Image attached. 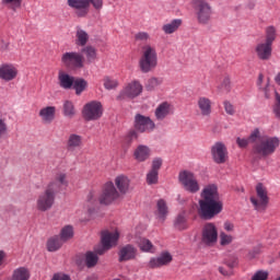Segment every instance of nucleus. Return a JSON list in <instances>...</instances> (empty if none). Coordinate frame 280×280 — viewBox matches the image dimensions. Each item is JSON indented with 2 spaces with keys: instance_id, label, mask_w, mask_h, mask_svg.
<instances>
[{
  "instance_id": "f257e3e1",
  "label": "nucleus",
  "mask_w": 280,
  "mask_h": 280,
  "mask_svg": "<svg viewBox=\"0 0 280 280\" xmlns=\"http://www.w3.org/2000/svg\"><path fill=\"white\" fill-rule=\"evenodd\" d=\"M117 242H119V231L104 230L101 234L102 246L95 248V252H88L85 254V266L88 268H94V266H97V261H100V257L97 255H104V253L110 250L113 246H117Z\"/></svg>"
},
{
  "instance_id": "f03ea898",
  "label": "nucleus",
  "mask_w": 280,
  "mask_h": 280,
  "mask_svg": "<svg viewBox=\"0 0 280 280\" xmlns=\"http://www.w3.org/2000/svg\"><path fill=\"white\" fill-rule=\"evenodd\" d=\"M159 65V56L156 55V47L147 44L142 47V54L139 59V68L142 73H150L154 71Z\"/></svg>"
},
{
  "instance_id": "7ed1b4c3",
  "label": "nucleus",
  "mask_w": 280,
  "mask_h": 280,
  "mask_svg": "<svg viewBox=\"0 0 280 280\" xmlns=\"http://www.w3.org/2000/svg\"><path fill=\"white\" fill-rule=\"evenodd\" d=\"M280 140L277 137H262L255 145H254V154H257L258 156H262L266 159V156H271L279 148Z\"/></svg>"
},
{
  "instance_id": "20e7f679",
  "label": "nucleus",
  "mask_w": 280,
  "mask_h": 280,
  "mask_svg": "<svg viewBox=\"0 0 280 280\" xmlns=\"http://www.w3.org/2000/svg\"><path fill=\"white\" fill-rule=\"evenodd\" d=\"M195 16L199 25H209L211 21V4L207 0H192Z\"/></svg>"
},
{
  "instance_id": "39448f33",
  "label": "nucleus",
  "mask_w": 280,
  "mask_h": 280,
  "mask_svg": "<svg viewBox=\"0 0 280 280\" xmlns=\"http://www.w3.org/2000/svg\"><path fill=\"white\" fill-rule=\"evenodd\" d=\"M200 196L198 215L201 220H211V185L206 186Z\"/></svg>"
},
{
  "instance_id": "423d86ee",
  "label": "nucleus",
  "mask_w": 280,
  "mask_h": 280,
  "mask_svg": "<svg viewBox=\"0 0 280 280\" xmlns=\"http://www.w3.org/2000/svg\"><path fill=\"white\" fill-rule=\"evenodd\" d=\"M55 202H56V191L48 188L47 186L46 189L43 192H40L36 199V209L37 211L45 213V211H49V209L54 207Z\"/></svg>"
},
{
  "instance_id": "0eeeda50",
  "label": "nucleus",
  "mask_w": 280,
  "mask_h": 280,
  "mask_svg": "<svg viewBox=\"0 0 280 280\" xmlns=\"http://www.w3.org/2000/svg\"><path fill=\"white\" fill-rule=\"evenodd\" d=\"M178 180L185 191H188L189 194H198V191H200V184H198V179L194 173L182 171L178 175Z\"/></svg>"
},
{
  "instance_id": "6e6552de",
  "label": "nucleus",
  "mask_w": 280,
  "mask_h": 280,
  "mask_svg": "<svg viewBox=\"0 0 280 280\" xmlns=\"http://www.w3.org/2000/svg\"><path fill=\"white\" fill-rule=\"evenodd\" d=\"M84 60V55L78 51H68L61 56V63L67 69H83Z\"/></svg>"
},
{
  "instance_id": "1a4fd4ad",
  "label": "nucleus",
  "mask_w": 280,
  "mask_h": 280,
  "mask_svg": "<svg viewBox=\"0 0 280 280\" xmlns=\"http://www.w3.org/2000/svg\"><path fill=\"white\" fill-rule=\"evenodd\" d=\"M83 117L85 121H97L104 115V107L98 101H92L84 105Z\"/></svg>"
},
{
  "instance_id": "9d476101",
  "label": "nucleus",
  "mask_w": 280,
  "mask_h": 280,
  "mask_svg": "<svg viewBox=\"0 0 280 280\" xmlns=\"http://www.w3.org/2000/svg\"><path fill=\"white\" fill-rule=\"evenodd\" d=\"M256 194L257 198L250 197V202L255 207L256 211H265L269 202L267 188L262 184H258L256 186Z\"/></svg>"
},
{
  "instance_id": "9b49d317",
  "label": "nucleus",
  "mask_w": 280,
  "mask_h": 280,
  "mask_svg": "<svg viewBox=\"0 0 280 280\" xmlns=\"http://www.w3.org/2000/svg\"><path fill=\"white\" fill-rule=\"evenodd\" d=\"M120 194L118 192L115 184L113 182H108L104 185L103 192L98 198V202L101 205H110L115 202V200L120 198Z\"/></svg>"
},
{
  "instance_id": "f8f14e48",
  "label": "nucleus",
  "mask_w": 280,
  "mask_h": 280,
  "mask_svg": "<svg viewBox=\"0 0 280 280\" xmlns=\"http://www.w3.org/2000/svg\"><path fill=\"white\" fill-rule=\"evenodd\" d=\"M156 124L150 117L137 114L135 116V129L138 132H153Z\"/></svg>"
},
{
  "instance_id": "ddd939ff",
  "label": "nucleus",
  "mask_w": 280,
  "mask_h": 280,
  "mask_svg": "<svg viewBox=\"0 0 280 280\" xmlns=\"http://www.w3.org/2000/svg\"><path fill=\"white\" fill-rule=\"evenodd\" d=\"M212 159L217 165H224V163H229V150L224 143H214L212 147Z\"/></svg>"
},
{
  "instance_id": "4468645a",
  "label": "nucleus",
  "mask_w": 280,
  "mask_h": 280,
  "mask_svg": "<svg viewBox=\"0 0 280 280\" xmlns=\"http://www.w3.org/2000/svg\"><path fill=\"white\" fill-rule=\"evenodd\" d=\"M143 93V85L139 81H131L128 83L120 93L119 97H129V100H135Z\"/></svg>"
},
{
  "instance_id": "2eb2a0df",
  "label": "nucleus",
  "mask_w": 280,
  "mask_h": 280,
  "mask_svg": "<svg viewBox=\"0 0 280 280\" xmlns=\"http://www.w3.org/2000/svg\"><path fill=\"white\" fill-rule=\"evenodd\" d=\"M224 209V202L220 199L218 194V186L211 185V218L220 215V212Z\"/></svg>"
},
{
  "instance_id": "dca6fc26",
  "label": "nucleus",
  "mask_w": 280,
  "mask_h": 280,
  "mask_svg": "<svg viewBox=\"0 0 280 280\" xmlns=\"http://www.w3.org/2000/svg\"><path fill=\"white\" fill-rule=\"evenodd\" d=\"M69 8L75 10V14L79 18H84L89 14V8H91V0H68Z\"/></svg>"
},
{
  "instance_id": "f3484780",
  "label": "nucleus",
  "mask_w": 280,
  "mask_h": 280,
  "mask_svg": "<svg viewBox=\"0 0 280 280\" xmlns=\"http://www.w3.org/2000/svg\"><path fill=\"white\" fill-rule=\"evenodd\" d=\"M16 75H19V69H16L14 65L2 63L0 66V80L12 82V80H16Z\"/></svg>"
},
{
  "instance_id": "a211bd4d",
  "label": "nucleus",
  "mask_w": 280,
  "mask_h": 280,
  "mask_svg": "<svg viewBox=\"0 0 280 280\" xmlns=\"http://www.w3.org/2000/svg\"><path fill=\"white\" fill-rule=\"evenodd\" d=\"M255 52L258 59L268 61L272 56V45L266 42L258 43L255 47Z\"/></svg>"
},
{
  "instance_id": "6ab92c4d",
  "label": "nucleus",
  "mask_w": 280,
  "mask_h": 280,
  "mask_svg": "<svg viewBox=\"0 0 280 280\" xmlns=\"http://www.w3.org/2000/svg\"><path fill=\"white\" fill-rule=\"evenodd\" d=\"M69 185V179L67 178V173L59 172L55 175L52 182H50L47 187L52 189L55 194H58V190L62 187H67Z\"/></svg>"
},
{
  "instance_id": "aec40b11",
  "label": "nucleus",
  "mask_w": 280,
  "mask_h": 280,
  "mask_svg": "<svg viewBox=\"0 0 280 280\" xmlns=\"http://www.w3.org/2000/svg\"><path fill=\"white\" fill-rule=\"evenodd\" d=\"M172 254L170 252H163L159 257L151 258L148 266L152 269L162 268V266H168L172 264Z\"/></svg>"
},
{
  "instance_id": "412c9836",
  "label": "nucleus",
  "mask_w": 280,
  "mask_h": 280,
  "mask_svg": "<svg viewBox=\"0 0 280 280\" xmlns=\"http://www.w3.org/2000/svg\"><path fill=\"white\" fill-rule=\"evenodd\" d=\"M114 183L120 196H126L130 191V178L128 176L118 175Z\"/></svg>"
},
{
  "instance_id": "4be33fe9",
  "label": "nucleus",
  "mask_w": 280,
  "mask_h": 280,
  "mask_svg": "<svg viewBox=\"0 0 280 280\" xmlns=\"http://www.w3.org/2000/svg\"><path fill=\"white\" fill-rule=\"evenodd\" d=\"M84 145V138L78 133H70L67 140V150L69 152H74V150H80Z\"/></svg>"
},
{
  "instance_id": "5701e85b",
  "label": "nucleus",
  "mask_w": 280,
  "mask_h": 280,
  "mask_svg": "<svg viewBox=\"0 0 280 280\" xmlns=\"http://www.w3.org/2000/svg\"><path fill=\"white\" fill-rule=\"evenodd\" d=\"M172 104L167 102H163L155 108L154 115L155 119L158 121H163V119H166L168 115H172Z\"/></svg>"
},
{
  "instance_id": "b1692460",
  "label": "nucleus",
  "mask_w": 280,
  "mask_h": 280,
  "mask_svg": "<svg viewBox=\"0 0 280 280\" xmlns=\"http://www.w3.org/2000/svg\"><path fill=\"white\" fill-rule=\"evenodd\" d=\"M75 78L70 75L69 73L65 72L63 70H59L58 72V84L61 89L69 91L73 89V82Z\"/></svg>"
},
{
  "instance_id": "393cba45",
  "label": "nucleus",
  "mask_w": 280,
  "mask_h": 280,
  "mask_svg": "<svg viewBox=\"0 0 280 280\" xmlns=\"http://www.w3.org/2000/svg\"><path fill=\"white\" fill-rule=\"evenodd\" d=\"M152 151L150 147L144 144H139L133 151V158L138 161V163H145L150 159V154Z\"/></svg>"
},
{
  "instance_id": "a878e982",
  "label": "nucleus",
  "mask_w": 280,
  "mask_h": 280,
  "mask_svg": "<svg viewBox=\"0 0 280 280\" xmlns=\"http://www.w3.org/2000/svg\"><path fill=\"white\" fill-rule=\"evenodd\" d=\"M197 108L202 117L211 115V100L207 96H200L197 101Z\"/></svg>"
},
{
  "instance_id": "bb28decb",
  "label": "nucleus",
  "mask_w": 280,
  "mask_h": 280,
  "mask_svg": "<svg viewBox=\"0 0 280 280\" xmlns=\"http://www.w3.org/2000/svg\"><path fill=\"white\" fill-rule=\"evenodd\" d=\"M38 116L44 124H51L56 119V106H46L39 109Z\"/></svg>"
},
{
  "instance_id": "cd10ccee",
  "label": "nucleus",
  "mask_w": 280,
  "mask_h": 280,
  "mask_svg": "<svg viewBox=\"0 0 280 280\" xmlns=\"http://www.w3.org/2000/svg\"><path fill=\"white\" fill-rule=\"evenodd\" d=\"M137 257V248L132 245H126L119 250V261H130Z\"/></svg>"
},
{
  "instance_id": "c85d7f7f",
  "label": "nucleus",
  "mask_w": 280,
  "mask_h": 280,
  "mask_svg": "<svg viewBox=\"0 0 280 280\" xmlns=\"http://www.w3.org/2000/svg\"><path fill=\"white\" fill-rule=\"evenodd\" d=\"M174 228L177 231H187L189 229V221H187V212H179L174 220Z\"/></svg>"
},
{
  "instance_id": "c756f323",
  "label": "nucleus",
  "mask_w": 280,
  "mask_h": 280,
  "mask_svg": "<svg viewBox=\"0 0 280 280\" xmlns=\"http://www.w3.org/2000/svg\"><path fill=\"white\" fill-rule=\"evenodd\" d=\"M233 89V83L231 82V74L225 73L220 79V84L218 85L219 93L229 94Z\"/></svg>"
},
{
  "instance_id": "7c9ffc66",
  "label": "nucleus",
  "mask_w": 280,
  "mask_h": 280,
  "mask_svg": "<svg viewBox=\"0 0 280 280\" xmlns=\"http://www.w3.org/2000/svg\"><path fill=\"white\" fill-rule=\"evenodd\" d=\"M62 244L65 243L62 242L60 236L55 235L48 238L46 243V248L49 253H56V250H60V248H62Z\"/></svg>"
},
{
  "instance_id": "2f4dec72",
  "label": "nucleus",
  "mask_w": 280,
  "mask_h": 280,
  "mask_svg": "<svg viewBox=\"0 0 280 280\" xmlns=\"http://www.w3.org/2000/svg\"><path fill=\"white\" fill-rule=\"evenodd\" d=\"M167 213H170L167 209V202H165V200L163 199L158 200L156 211H155V215L158 217V219H160L161 222H165V218H167Z\"/></svg>"
},
{
  "instance_id": "473e14b6",
  "label": "nucleus",
  "mask_w": 280,
  "mask_h": 280,
  "mask_svg": "<svg viewBox=\"0 0 280 280\" xmlns=\"http://www.w3.org/2000/svg\"><path fill=\"white\" fill-rule=\"evenodd\" d=\"M180 25H183V20L180 19L172 20L171 22L162 26V32H164V34H174L175 32H178V28L180 27Z\"/></svg>"
},
{
  "instance_id": "72a5a7b5",
  "label": "nucleus",
  "mask_w": 280,
  "mask_h": 280,
  "mask_svg": "<svg viewBox=\"0 0 280 280\" xmlns=\"http://www.w3.org/2000/svg\"><path fill=\"white\" fill-rule=\"evenodd\" d=\"M200 246H211V223H207L201 230Z\"/></svg>"
},
{
  "instance_id": "f704fd0d",
  "label": "nucleus",
  "mask_w": 280,
  "mask_h": 280,
  "mask_svg": "<svg viewBox=\"0 0 280 280\" xmlns=\"http://www.w3.org/2000/svg\"><path fill=\"white\" fill-rule=\"evenodd\" d=\"M81 54H84L86 62L91 63L97 60V49L93 46H85L81 49Z\"/></svg>"
},
{
  "instance_id": "c9c22d12",
  "label": "nucleus",
  "mask_w": 280,
  "mask_h": 280,
  "mask_svg": "<svg viewBox=\"0 0 280 280\" xmlns=\"http://www.w3.org/2000/svg\"><path fill=\"white\" fill-rule=\"evenodd\" d=\"M86 86H89V83L86 82V80L81 78L74 79L72 84V89H74L75 95H82V93L86 91Z\"/></svg>"
},
{
  "instance_id": "e433bc0d",
  "label": "nucleus",
  "mask_w": 280,
  "mask_h": 280,
  "mask_svg": "<svg viewBox=\"0 0 280 280\" xmlns=\"http://www.w3.org/2000/svg\"><path fill=\"white\" fill-rule=\"evenodd\" d=\"M277 39V28L272 25L265 28V42L272 46L273 42Z\"/></svg>"
},
{
  "instance_id": "4c0bfd02",
  "label": "nucleus",
  "mask_w": 280,
  "mask_h": 280,
  "mask_svg": "<svg viewBox=\"0 0 280 280\" xmlns=\"http://www.w3.org/2000/svg\"><path fill=\"white\" fill-rule=\"evenodd\" d=\"M137 244L142 253H154V245L152 242H150V240L140 237L137 241Z\"/></svg>"
},
{
  "instance_id": "58836bf2",
  "label": "nucleus",
  "mask_w": 280,
  "mask_h": 280,
  "mask_svg": "<svg viewBox=\"0 0 280 280\" xmlns=\"http://www.w3.org/2000/svg\"><path fill=\"white\" fill-rule=\"evenodd\" d=\"M75 36H77V45H79V47H85L86 44L89 43V33L78 27Z\"/></svg>"
},
{
  "instance_id": "ea45409f",
  "label": "nucleus",
  "mask_w": 280,
  "mask_h": 280,
  "mask_svg": "<svg viewBox=\"0 0 280 280\" xmlns=\"http://www.w3.org/2000/svg\"><path fill=\"white\" fill-rule=\"evenodd\" d=\"M59 238L65 244V242H69V240H73V228L71 225H65L60 233Z\"/></svg>"
},
{
  "instance_id": "a19ab883",
  "label": "nucleus",
  "mask_w": 280,
  "mask_h": 280,
  "mask_svg": "<svg viewBox=\"0 0 280 280\" xmlns=\"http://www.w3.org/2000/svg\"><path fill=\"white\" fill-rule=\"evenodd\" d=\"M12 280H30V270L20 267L13 271Z\"/></svg>"
},
{
  "instance_id": "79ce46f5",
  "label": "nucleus",
  "mask_w": 280,
  "mask_h": 280,
  "mask_svg": "<svg viewBox=\"0 0 280 280\" xmlns=\"http://www.w3.org/2000/svg\"><path fill=\"white\" fill-rule=\"evenodd\" d=\"M1 3L8 10H12V12H16V10H21V5H23V0H1Z\"/></svg>"
},
{
  "instance_id": "37998d69",
  "label": "nucleus",
  "mask_w": 280,
  "mask_h": 280,
  "mask_svg": "<svg viewBox=\"0 0 280 280\" xmlns=\"http://www.w3.org/2000/svg\"><path fill=\"white\" fill-rule=\"evenodd\" d=\"M161 84H163V78L153 77L148 80L145 89L147 91H156Z\"/></svg>"
},
{
  "instance_id": "c03bdc74",
  "label": "nucleus",
  "mask_w": 280,
  "mask_h": 280,
  "mask_svg": "<svg viewBox=\"0 0 280 280\" xmlns=\"http://www.w3.org/2000/svg\"><path fill=\"white\" fill-rule=\"evenodd\" d=\"M63 115L65 117L72 118L75 115V107L73 106V102L66 101L63 103Z\"/></svg>"
},
{
  "instance_id": "a18cd8bd",
  "label": "nucleus",
  "mask_w": 280,
  "mask_h": 280,
  "mask_svg": "<svg viewBox=\"0 0 280 280\" xmlns=\"http://www.w3.org/2000/svg\"><path fill=\"white\" fill-rule=\"evenodd\" d=\"M220 245L222 247H226L233 243V236L226 234L225 232H221L219 235Z\"/></svg>"
},
{
  "instance_id": "49530a36",
  "label": "nucleus",
  "mask_w": 280,
  "mask_h": 280,
  "mask_svg": "<svg viewBox=\"0 0 280 280\" xmlns=\"http://www.w3.org/2000/svg\"><path fill=\"white\" fill-rule=\"evenodd\" d=\"M147 183L148 185H156L159 183V173L150 170L147 174Z\"/></svg>"
},
{
  "instance_id": "de8ad7c7",
  "label": "nucleus",
  "mask_w": 280,
  "mask_h": 280,
  "mask_svg": "<svg viewBox=\"0 0 280 280\" xmlns=\"http://www.w3.org/2000/svg\"><path fill=\"white\" fill-rule=\"evenodd\" d=\"M119 85V82L117 80L112 79L110 77H105L104 78V86L107 89V91H112V89H117Z\"/></svg>"
},
{
  "instance_id": "09e8293b",
  "label": "nucleus",
  "mask_w": 280,
  "mask_h": 280,
  "mask_svg": "<svg viewBox=\"0 0 280 280\" xmlns=\"http://www.w3.org/2000/svg\"><path fill=\"white\" fill-rule=\"evenodd\" d=\"M269 277L268 271L266 270H258L252 277V280H267Z\"/></svg>"
},
{
  "instance_id": "8fccbe9b",
  "label": "nucleus",
  "mask_w": 280,
  "mask_h": 280,
  "mask_svg": "<svg viewBox=\"0 0 280 280\" xmlns=\"http://www.w3.org/2000/svg\"><path fill=\"white\" fill-rule=\"evenodd\" d=\"M162 165H163V160L161 158H155L152 161L151 171L158 172V174H159V170H161Z\"/></svg>"
},
{
  "instance_id": "3c124183",
  "label": "nucleus",
  "mask_w": 280,
  "mask_h": 280,
  "mask_svg": "<svg viewBox=\"0 0 280 280\" xmlns=\"http://www.w3.org/2000/svg\"><path fill=\"white\" fill-rule=\"evenodd\" d=\"M135 39L142 43H148V40H150V34L148 32H139L135 35Z\"/></svg>"
},
{
  "instance_id": "603ef678",
  "label": "nucleus",
  "mask_w": 280,
  "mask_h": 280,
  "mask_svg": "<svg viewBox=\"0 0 280 280\" xmlns=\"http://www.w3.org/2000/svg\"><path fill=\"white\" fill-rule=\"evenodd\" d=\"M8 135V122H5V118L0 116V139Z\"/></svg>"
},
{
  "instance_id": "864d4df0",
  "label": "nucleus",
  "mask_w": 280,
  "mask_h": 280,
  "mask_svg": "<svg viewBox=\"0 0 280 280\" xmlns=\"http://www.w3.org/2000/svg\"><path fill=\"white\" fill-rule=\"evenodd\" d=\"M262 81H264V75L260 73V74L258 75L257 86H258L260 90H262V91L265 92V94L267 95V91H268V86H269V79H268V81H267V83H266L265 86H261Z\"/></svg>"
},
{
  "instance_id": "5fc2aeb1",
  "label": "nucleus",
  "mask_w": 280,
  "mask_h": 280,
  "mask_svg": "<svg viewBox=\"0 0 280 280\" xmlns=\"http://www.w3.org/2000/svg\"><path fill=\"white\" fill-rule=\"evenodd\" d=\"M223 104H224V109L229 115L235 114V107H233V104H231V102L225 101Z\"/></svg>"
},
{
  "instance_id": "6e6d98bb",
  "label": "nucleus",
  "mask_w": 280,
  "mask_h": 280,
  "mask_svg": "<svg viewBox=\"0 0 280 280\" xmlns=\"http://www.w3.org/2000/svg\"><path fill=\"white\" fill-rule=\"evenodd\" d=\"M276 98L277 103L273 106V113L276 117L280 119V95L277 94Z\"/></svg>"
},
{
  "instance_id": "4d7b16f0",
  "label": "nucleus",
  "mask_w": 280,
  "mask_h": 280,
  "mask_svg": "<svg viewBox=\"0 0 280 280\" xmlns=\"http://www.w3.org/2000/svg\"><path fill=\"white\" fill-rule=\"evenodd\" d=\"M223 229L225 232L232 233L233 231H235V224H233V222L231 221H225L223 224Z\"/></svg>"
},
{
  "instance_id": "13d9d810",
  "label": "nucleus",
  "mask_w": 280,
  "mask_h": 280,
  "mask_svg": "<svg viewBox=\"0 0 280 280\" xmlns=\"http://www.w3.org/2000/svg\"><path fill=\"white\" fill-rule=\"evenodd\" d=\"M91 3L96 10H102V8H104V0H90V4Z\"/></svg>"
},
{
  "instance_id": "bf43d9fd",
  "label": "nucleus",
  "mask_w": 280,
  "mask_h": 280,
  "mask_svg": "<svg viewBox=\"0 0 280 280\" xmlns=\"http://www.w3.org/2000/svg\"><path fill=\"white\" fill-rule=\"evenodd\" d=\"M218 242V229L214 224H211V244Z\"/></svg>"
},
{
  "instance_id": "052dcab7",
  "label": "nucleus",
  "mask_w": 280,
  "mask_h": 280,
  "mask_svg": "<svg viewBox=\"0 0 280 280\" xmlns=\"http://www.w3.org/2000/svg\"><path fill=\"white\" fill-rule=\"evenodd\" d=\"M51 280H71V278L65 273H55Z\"/></svg>"
},
{
  "instance_id": "680f3d73",
  "label": "nucleus",
  "mask_w": 280,
  "mask_h": 280,
  "mask_svg": "<svg viewBox=\"0 0 280 280\" xmlns=\"http://www.w3.org/2000/svg\"><path fill=\"white\" fill-rule=\"evenodd\" d=\"M248 139H244V138H237L236 139V143L240 148H247L248 147Z\"/></svg>"
},
{
  "instance_id": "e2e57ef3",
  "label": "nucleus",
  "mask_w": 280,
  "mask_h": 280,
  "mask_svg": "<svg viewBox=\"0 0 280 280\" xmlns=\"http://www.w3.org/2000/svg\"><path fill=\"white\" fill-rule=\"evenodd\" d=\"M139 135L137 133V131L131 130L129 131V133L127 135V141L129 143H131L132 141H135V139H138Z\"/></svg>"
},
{
  "instance_id": "0e129e2a",
  "label": "nucleus",
  "mask_w": 280,
  "mask_h": 280,
  "mask_svg": "<svg viewBox=\"0 0 280 280\" xmlns=\"http://www.w3.org/2000/svg\"><path fill=\"white\" fill-rule=\"evenodd\" d=\"M258 137H259V130H258V129H255V130L250 133V136H249V138H248V141H252V143H255V141L258 139Z\"/></svg>"
},
{
  "instance_id": "69168bd1",
  "label": "nucleus",
  "mask_w": 280,
  "mask_h": 280,
  "mask_svg": "<svg viewBox=\"0 0 280 280\" xmlns=\"http://www.w3.org/2000/svg\"><path fill=\"white\" fill-rule=\"evenodd\" d=\"M7 254L3 250H0V266H3V261H5Z\"/></svg>"
},
{
  "instance_id": "338daca9",
  "label": "nucleus",
  "mask_w": 280,
  "mask_h": 280,
  "mask_svg": "<svg viewBox=\"0 0 280 280\" xmlns=\"http://www.w3.org/2000/svg\"><path fill=\"white\" fill-rule=\"evenodd\" d=\"M88 201H89V202H95V195H93V192H90V194L88 195Z\"/></svg>"
},
{
  "instance_id": "774afa93",
  "label": "nucleus",
  "mask_w": 280,
  "mask_h": 280,
  "mask_svg": "<svg viewBox=\"0 0 280 280\" xmlns=\"http://www.w3.org/2000/svg\"><path fill=\"white\" fill-rule=\"evenodd\" d=\"M275 82L280 85V71L277 73V75L275 77Z\"/></svg>"
}]
</instances>
